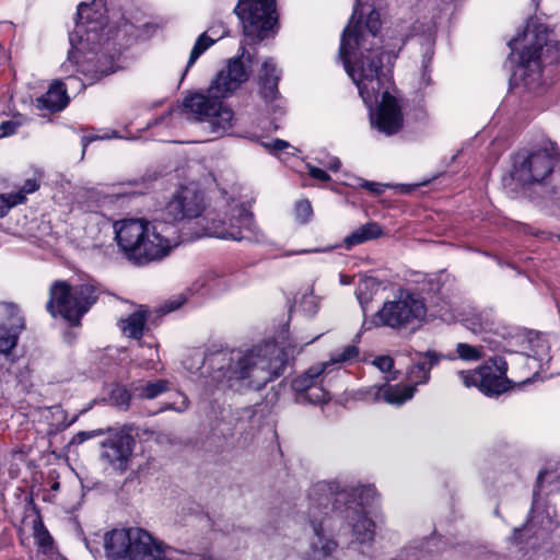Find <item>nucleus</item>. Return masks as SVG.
Returning a JSON list of instances; mask_svg holds the SVG:
<instances>
[{
  "label": "nucleus",
  "instance_id": "f257e3e1",
  "mask_svg": "<svg viewBox=\"0 0 560 560\" xmlns=\"http://www.w3.org/2000/svg\"><path fill=\"white\" fill-rule=\"evenodd\" d=\"M363 8L362 0H355L351 19L341 34L339 58L371 110L382 95L376 110L371 112V125L380 132L393 136L402 128L404 117L397 100L389 93L392 81L388 71L384 70L383 60H389L390 55L381 47L380 12L371 9L363 22Z\"/></svg>",
  "mask_w": 560,
  "mask_h": 560
},
{
  "label": "nucleus",
  "instance_id": "f03ea898",
  "mask_svg": "<svg viewBox=\"0 0 560 560\" xmlns=\"http://www.w3.org/2000/svg\"><path fill=\"white\" fill-rule=\"evenodd\" d=\"M205 210L203 195L195 186H180L152 221L124 219L114 223L115 240L136 266L160 261L183 241L179 224Z\"/></svg>",
  "mask_w": 560,
  "mask_h": 560
},
{
  "label": "nucleus",
  "instance_id": "7ed1b4c3",
  "mask_svg": "<svg viewBox=\"0 0 560 560\" xmlns=\"http://www.w3.org/2000/svg\"><path fill=\"white\" fill-rule=\"evenodd\" d=\"M288 358L283 349L273 342L252 349H215L195 352L186 368L203 378L205 387L260 390L269 382L281 376Z\"/></svg>",
  "mask_w": 560,
  "mask_h": 560
},
{
  "label": "nucleus",
  "instance_id": "20e7f679",
  "mask_svg": "<svg viewBox=\"0 0 560 560\" xmlns=\"http://www.w3.org/2000/svg\"><path fill=\"white\" fill-rule=\"evenodd\" d=\"M95 3H80L77 10L75 25L69 34L72 49L61 69L68 72L75 68L78 78L86 85L94 84L103 78L121 69L119 52L109 54V39H104L107 18L94 10Z\"/></svg>",
  "mask_w": 560,
  "mask_h": 560
},
{
  "label": "nucleus",
  "instance_id": "39448f33",
  "mask_svg": "<svg viewBox=\"0 0 560 560\" xmlns=\"http://www.w3.org/2000/svg\"><path fill=\"white\" fill-rule=\"evenodd\" d=\"M240 50L241 54L228 61L206 91L186 95L180 105L183 113L190 114L196 121L208 124L210 132L215 137L226 135L234 126V112L223 100L231 97L249 78L243 59L249 65L254 62L255 57L246 52L244 45Z\"/></svg>",
  "mask_w": 560,
  "mask_h": 560
},
{
  "label": "nucleus",
  "instance_id": "423d86ee",
  "mask_svg": "<svg viewBox=\"0 0 560 560\" xmlns=\"http://www.w3.org/2000/svg\"><path fill=\"white\" fill-rule=\"evenodd\" d=\"M335 487L326 481L314 483L307 492L304 512L313 536L310 540V560H337L338 541L329 534L332 529L330 501Z\"/></svg>",
  "mask_w": 560,
  "mask_h": 560
},
{
  "label": "nucleus",
  "instance_id": "0eeeda50",
  "mask_svg": "<svg viewBox=\"0 0 560 560\" xmlns=\"http://www.w3.org/2000/svg\"><path fill=\"white\" fill-rule=\"evenodd\" d=\"M104 550L107 560H173L171 548L142 528L105 533Z\"/></svg>",
  "mask_w": 560,
  "mask_h": 560
},
{
  "label": "nucleus",
  "instance_id": "6e6552de",
  "mask_svg": "<svg viewBox=\"0 0 560 560\" xmlns=\"http://www.w3.org/2000/svg\"><path fill=\"white\" fill-rule=\"evenodd\" d=\"M512 161L511 177L520 184L530 185L558 174L560 152L555 142L545 140L537 149L518 151ZM553 194H560V186L555 185Z\"/></svg>",
  "mask_w": 560,
  "mask_h": 560
},
{
  "label": "nucleus",
  "instance_id": "1a4fd4ad",
  "mask_svg": "<svg viewBox=\"0 0 560 560\" xmlns=\"http://www.w3.org/2000/svg\"><path fill=\"white\" fill-rule=\"evenodd\" d=\"M96 300L97 289L93 284L72 287L67 281L57 280L50 285L46 310L52 317L60 315L71 326H77Z\"/></svg>",
  "mask_w": 560,
  "mask_h": 560
},
{
  "label": "nucleus",
  "instance_id": "9d476101",
  "mask_svg": "<svg viewBox=\"0 0 560 560\" xmlns=\"http://www.w3.org/2000/svg\"><path fill=\"white\" fill-rule=\"evenodd\" d=\"M205 230L207 235L225 241L260 243L265 240L253 212L243 202L229 203L222 218L207 219Z\"/></svg>",
  "mask_w": 560,
  "mask_h": 560
},
{
  "label": "nucleus",
  "instance_id": "9b49d317",
  "mask_svg": "<svg viewBox=\"0 0 560 560\" xmlns=\"http://www.w3.org/2000/svg\"><path fill=\"white\" fill-rule=\"evenodd\" d=\"M456 357H447L438 353L434 350H428L424 353H417L413 364L409 368L407 378L410 384L382 385L377 387L375 399L384 400L390 405H402L415 395L416 387L429 382L431 370L436 366L442 359L454 360Z\"/></svg>",
  "mask_w": 560,
  "mask_h": 560
},
{
  "label": "nucleus",
  "instance_id": "f8f14e48",
  "mask_svg": "<svg viewBox=\"0 0 560 560\" xmlns=\"http://www.w3.org/2000/svg\"><path fill=\"white\" fill-rule=\"evenodd\" d=\"M234 12L242 23L247 44L257 45L276 33V0H238Z\"/></svg>",
  "mask_w": 560,
  "mask_h": 560
},
{
  "label": "nucleus",
  "instance_id": "ddd939ff",
  "mask_svg": "<svg viewBox=\"0 0 560 560\" xmlns=\"http://www.w3.org/2000/svg\"><path fill=\"white\" fill-rule=\"evenodd\" d=\"M424 299L408 289H399L393 301H386L375 314V323L393 329H406L420 323L427 315Z\"/></svg>",
  "mask_w": 560,
  "mask_h": 560
},
{
  "label": "nucleus",
  "instance_id": "4468645a",
  "mask_svg": "<svg viewBox=\"0 0 560 560\" xmlns=\"http://www.w3.org/2000/svg\"><path fill=\"white\" fill-rule=\"evenodd\" d=\"M135 424L126 423L102 442V458L120 472L129 467L135 447Z\"/></svg>",
  "mask_w": 560,
  "mask_h": 560
},
{
  "label": "nucleus",
  "instance_id": "2eb2a0df",
  "mask_svg": "<svg viewBox=\"0 0 560 560\" xmlns=\"http://www.w3.org/2000/svg\"><path fill=\"white\" fill-rule=\"evenodd\" d=\"M328 365L327 363L322 366H311L292 381L291 386L296 394L298 402L319 405L330 399L329 392L324 385Z\"/></svg>",
  "mask_w": 560,
  "mask_h": 560
},
{
  "label": "nucleus",
  "instance_id": "dca6fc26",
  "mask_svg": "<svg viewBox=\"0 0 560 560\" xmlns=\"http://www.w3.org/2000/svg\"><path fill=\"white\" fill-rule=\"evenodd\" d=\"M347 492L337 493L335 501L330 502L332 517H340L352 528V535L359 544H370L374 540L375 523L366 516L365 512L353 505L342 508L341 501H348Z\"/></svg>",
  "mask_w": 560,
  "mask_h": 560
},
{
  "label": "nucleus",
  "instance_id": "f3484780",
  "mask_svg": "<svg viewBox=\"0 0 560 560\" xmlns=\"http://www.w3.org/2000/svg\"><path fill=\"white\" fill-rule=\"evenodd\" d=\"M24 328L25 320L18 305L0 302V354H11Z\"/></svg>",
  "mask_w": 560,
  "mask_h": 560
},
{
  "label": "nucleus",
  "instance_id": "a211bd4d",
  "mask_svg": "<svg viewBox=\"0 0 560 560\" xmlns=\"http://www.w3.org/2000/svg\"><path fill=\"white\" fill-rule=\"evenodd\" d=\"M508 363L502 357H493L478 368L479 389L487 396L500 395L510 388L506 376Z\"/></svg>",
  "mask_w": 560,
  "mask_h": 560
},
{
  "label": "nucleus",
  "instance_id": "6ab92c4d",
  "mask_svg": "<svg viewBox=\"0 0 560 560\" xmlns=\"http://www.w3.org/2000/svg\"><path fill=\"white\" fill-rule=\"evenodd\" d=\"M78 89L79 91L85 89V83L78 79L75 75H68L66 82L55 80L42 96L37 97L36 103L39 109H46L49 113H58L62 110L69 103L67 90Z\"/></svg>",
  "mask_w": 560,
  "mask_h": 560
},
{
  "label": "nucleus",
  "instance_id": "aec40b11",
  "mask_svg": "<svg viewBox=\"0 0 560 560\" xmlns=\"http://www.w3.org/2000/svg\"><path fill=\"white\" fill-rule=\"evenodd\" d=\"M547 43V33L546 28L540 30L537 27L533 37V40L526 45L522 51L518 54V67L524 70L526 75L527 72H530L533 75L537 78L540 77L541 73V62L540 55L544 46Z\"/></svg>",
  "mask_w": 560,
  "mask_h": 560
},
{
  "label": "nucleus",
  "instance_id": "412c9836",
  "mask_svg": "<svg viewBox=\"0 0 560 560\" xmlns=\"http://www.w3.org/2000/svg\"><path fill=\"white\" fill-rule=\"evenodd\" d=\"M335 487L334 493L331 495V503L335 501L337 493L347 492L349 494L348 501H341L340 505L342 508L347 505L357 506V509L361 510V512H365L364 509L374 503L376 499V489L374 486H359L355 488H341L338 482L335 481H326Z\"/></svg>",
  "mask_w": 560,
  "mask_h": 560
},
{
  "label": "nucleus",
  "instance_id": "4be33fe9",
  "mask_svg": "<svg viewBox=\"0 0 560 560\" xmlns=\"http://www.w3.org/2000/svg\"><path fill=\"white\" fill-rule=\"evenodd\" d=\"M279 80L280 73L276 63L271 58L266 59L262 62L261 73L259 75V94L266 103H272L278 100Z\"/></svg>",
  "mask_w": 560,
  "mask_h": 560
},
{
  "label": "nucleus",
  "instance_id": "5701e85b",
  "mask_svg": "<svg viewBox=\"0 0 560 560\" xmlns=\"http://www.w3.org/2000/svg\"><path fill=\"white\" fill-rule=\"evenodd\" d=\"M148 317L149 311L143 306H140L138 311L128 315L126 318H121L118 323V326L126 337L140 340L144 334V330L148 329Z\"/></svg>",
  "mask_w": 560,
  "mask_h": 560
},
{
  "label": "nucleus",
  "instance_id": "b1692460",
  "mask_svg": "<svg viewBox=\"0 0 560 560\" xmlns=\"http://www.w3.org/2000/svg\"><path fill=\"white\" fill-rule=\"evenodd\" d=\"M229 288L228 280L214 271L208 272L196 280L190 291L201 295H215Z\"/></svg>",
  "mask_w": 560,
  "mask_h": 560
},
{
  "label": "nucleus",
  "instance_id": "393cba45",
  "mask_svg": "<svg viewBox=\"0 0 560 560\" xmlns=\"http://www.w3.org/2000/svg\"><path fill=\"white\" fill-rule=\"evenodd\" d=\"M383 233L382 226L376 222H368L355 229L343 240V247L351 249L352 247L363 244L368 241L378 238Z\"/></svg>",
  "mask_w": 560,
  "mask_h": 560
},
{
  "label": "nucleus",
  "instance_id": "a878e982",
  "mask_svg": "<svg viewBox=\"0 0 560 560\" xmlns=\"http://www.w3.org/2000/svg\"><path fill=\"white\" fill-rule=\"evenodd\" d=\"M168 389L170 383L166 380L138 383L132 387L133 395L141 399H154L166 393Z\"/></svg>",
  "mask_w": 560,
  "mask_h": 560
},
{
  "label": "nucleus",
  "instance_id": "bb28decb",
  "mask_svg": "<svg viewBox=\"0 0 560 560\" xmlns=\"http://www.w3.org/2000/svg\"><path fill=\"white\" fill-rule=\"evenodd\" d=\"M378 283L376 279L370 277L362 279L355 289V296L360 303L363 313L366 312L368 305L373 299L374 291L377 290Z\"/></svg>",
  "mask_w": 560,
  "mask_h": 560
},
{
  "label": "nucleus",
  "instance_id": "cd10ccee",
  "mask_svg": "<svg viewBox=\"0 0 560 560\" xmlns=\"http://www.w3.org/2000/svg\"><path fill=\"white\" fill-rule=\"evenodd\" d=\"M511 542L518 547L520 550L527 547H536L537 544L536 538L534 537L533 526L526 524L521 528H515L511 537Z\"/></svg>",
  "mask_w": 560,
  "mask_h": 560
},
{
  "label": "nucleus",
  "instance_id": "c85d7f7f",
  "mask_svg": "<svg viewBox=\"0 0 560 560\" xmlns=\"http://www.w3.org/2000/svg\"><path fill=\"white\" fill-rule=\"evenodd\" d=\"M217 39L211 38L207 32L200 34L192 46L190 51L185 73L188 71L190 67L195 65V62L199 59V57L207 51Z\"/></svg>",
  "mask_w": 560,
  "mask_h": 560
},
{
  "label": "nucleus",
  "instance_id": "c756f323",
  "mask_svg": "<svg viewBox=\"0 0 560 560\" xmlns=\"http://www.w3.org/2000/svg\"><path fill=\"white\" fill-rule=\"evenodd\" d=\"M236 424L241 429H254L259 425L260 419L257 418V411L254 407L248 406L235 412Z\"/></svg>",
  "mask_w": 560,
  "mask_h": 560
},
{
  "label": "nucleus",
  "instance_id": "7c9ffc66",
  "mask_svg": "<svg viewBox=\"0 0 560 560\" xmlns=\"http://www.w3.org/2000/svg\"><path fill=\"white\" fill-rule=\"evenodd\" d=\"M33 535L36 540V544L40 548H48L52 545V537L49 532L45 527L42 517L37 515V517L33 521Z\"/></svg>",
  "mask_w": 560,
  "mask_h": 560
},
{
  "label": "nucleus",
  "instance_id": "2f4dec72",
  "mask_svg": "<svg viewBox=\"0 0 560 560\" xmlns=\"http://www.w3.org/2000/svg\"><path fill=\"white\" fill-rule=\"evenodd\" d=\"M457 357L463 361L476 362L482 358V347L459 342L456 346Z\"/></svg>",
  "mask_w": 560,
  "mask_h": 560
},
{
  "label": "nucleus",
  "instance_id": "473e14b6",
  "mask_svg": "<svg viewBox=\"0 0 560 560\" xmlns=\"http://www.w3.org/2000/svg\"><path fill=\"white\" fill-rule=\"evenodd\" d=\"M26 200L23 194H0V218L8 214L10 209Z\"/></svg>",
  "mask_w": 560,
  "mask_h": 560
},
{
  "label": "nucleus",
  "instance_id": "72a5a7b5",
  "mask_svg": "<svg viewBox=\"0 0 560 560\" xmlns=\"http://www.w3.org/2000/svg\"><path fill=\"white\" fill-rule=\"evenodd\" d=\"M432 58H433V49H432L431 45H428V47L425 48V51L423 52V56H422L423 71H422V74L420 78V84L422 86H429L431 84L429 67L431 65Z\"/></svg>",
  "mask_w": 560,
  "mask_h": 560
},
{
  "label": "nucleus",
  "instance_id": "f704fd0d",
  "mask_svg": "<svg viewBox=\"0 0 560 560\" xmlns=\"http://www.w3.org/2000/svg\"><path fill=\"white\" fill-rule=\"evenodd\" d=\"M294 212H295V218L298 221H300L301 223L308 222L313 215V209H312L311 202L306 199L299 200L295 203Z\"/></svg>",
  "mask_w": 560,
  "mask_h": 560
},
{
  "label": "nucleus",
  "instance_id": "c9c22d12",
  "mask_svg": "<svg viewBox=\"0 0 560 560\" xmlns=\"http://www.w3.org/2000/svg\"><path fill=\"white\" fill-rule=\"evenodd\" d=\"M110 397L114 404L120 408L127 409L130 405L131 394L125 387H115Z\"/></svg>",
  "mask_w": 560,
  "mask_h": 560
},
{
  "label": "nucleus",
  "instance_id": "e433bc0d",
  "mask_svg": "<svg viewBox=\"0 0 560 560\" xmlns=\"http://www.w3.org/2000/svg\"><path fill=\"white\" fill-rule=\"evenodd\" d=\"M359 355V348L354 345L346 346L340 352L332 355L331 361L334 363H342L354 360Z\"/></svg>",
  "mask_w": 560,
  "mask_h": 560
},
{
  "label": "nucleus",
  "instance_id": "4c0bfd02",
  "mask_svg": "<svg viewBox=\"0 0 560 560\" xmlns=\"http://www.w3.org/2000/svg\"><path fill=\"white\" fill-rule=\"evenodd\" d=\"M14 31V25L11 22H1L0 23V65L8 60L7 51L3 47V42L5 40L4 35L11 34Z\"/></svg>",
  "mask_w": 560,
  "mask_h": 560
},
{
  "label": "nucleus",
  "instance_id": "58836bf2",
  "mask_svg": "<svg viewBox=\"0 0 560 560\" xmlns=\"http://www.w3.org/2000/svg\"><path fill=\"white\" fill-rule=\"evenodd\" d=\"M105 432L102 429L91 430V431H80L74 434L70 441V445H80L90 439H94L103 435Z\"/></svg>",
  "mask_w": 560,
  "mask_h": 560
},
{
  "label": "nucleus",
  "instance_id": "ea45409f",
  "mask_svg": "<svg viewBox=\"0 0 560 560\" xmlns=\"http://www.w3.org/2000/svg\"><path fill=\"white\" fill-rule=\"evenodd\" d=\"M132 31V35L136 37V38H142V39H145V38H149L151 37L158 30V24L155 23H144L142 24L141 26L139 27H133Z\"/></svg>",
  "mask_w": 560,
  "mask_h": 560
},
{
  "label": "nucleus",
  "instance_id": "a19ab883",
  "mask_svg": "<svg viewBox=\"0 0 560 560\" xmlns=\"http://www.w3.org/2000/svg\"><path fill=\"white\" fill-rule=\"evenodd\" d=\"M180 397H182V401H180L179 405H176L175 402H165L153 415L159 413V412H163V411H166V410H173V411H176L178 413L185 412L188 409V407H189V400H188V398L185 395L180 394Z\"/></svg>",
  "mask_w": 560,
  "mask_h": 560
},
{
  "label": "nucleus",
  "instance_id": "79ce46f5",
  "mask_svg": "<svg viewBox=\"0 0 560 560\" xmlns=\"http://www.w3.org/2000/svg\"><path fill=\"white\" fill-rule=\"evenodd\" d=\"M458 376L465 386H467V387L477 386L479 388L478 369L474 372L459 371Z\"/></svg>",
  "mask_w": 560,
  "mask_h": 560
},
{
  "label": "nucleus",
  "instance_id": "37998d69",
  "mask_svg": "<svg viewBox=\"0 0 560 560\" xmlns=\"http://www.w3.org/2000/svg\"><path fill=\"white\" fill-rule=\"evenodd\" d=\"M359 180H360V183H359L360 187H362L375 195L383 194L387 187V185L376 183V182H370V180H365V179H361V178Z\"/></svg>",
  "mask_w": 560,
  "mask_h": 560
},
{
  "label": "nucleus",
  "instance_id": "c03bdc74",
  "mask_svg": "<svg viewBox=\"0 0 560 560\" xmlns=\"http://www.w3.org/2000/svg\"><path fill=\"white\" fill-rule=\"evenodd\" d=\"M110 138H118L117 132H113L112 135L104 133V135H85L81 138V144L83 148V153L85 152L86 147L89 143L95 141V140H105Z\"/></svg>",
  "mask_w": 560,
  "mask_h": 560
},
{
  "label": "nucleus",
  "instance_id": "a18cd8bd",
  "mask_svg": "<svg viewBox=\"0 0 560 560\" xmlns=\"http://www.w3.org/2000/svg\"><path fill=\"white\" fill-rule=\"evenodd\" d=\"M373 364L382 372H389L394 366V360L388 355H381L374 359Z\"/></svg>",
  "mask_w": 560,
  "mask_h": 560
},
{
  "label": "nucleus",
  "instance_id": "49530a36",
  "mask_svg": "<svg viewBox=\"0 0 560 560\" xmlns=\"http://www.w3.org/2000/svg\"><path fill=\"white\" fill-rule=\"evenodd\" d=\"M20 124L14 120H7L0 124V137H8L15 133Z\"/></svg>",
  "mask_w": 560,
  "mask_h": 560
},
{
  "label": "nucleus",
  "instance_id": "de8ad7c7",
  "mask_svg": "<svg viewBox=\"0 0 560 560\" xmlns=\"http://www.w3.org/2000/svg\"><path fill=\"white\" fill-rule=\"evenodd\" d=\"M307 170H308L310 176L317 180H320V182L330 180L329 174L319 167L307 164Z\"/></svg>",
  "mask_w": 560,
  "mask_h": 560
},
{
  "label": "nucleus",
  "instance_id": "09e8293b",
  "mask_svg": "<svg viewBox=\"0 0 560 560\" xmlns=\"http://www.w3.org/2000/svg\"><path fill=\"white\" fill-rule=\"evenodd\" d=\"M186 302V299L183 295H179L173 300L167 301L164 304V311L166 313L173 312L178 310L184 303Z\"/></svg>",
  "mask_w": 560,
  "mask_h": 560
},
{
  "label": "nucleus",
  "instance_id": "8fccbe9b",
  "mask_svg": "<svg viewBox=\"0 0 560 560\" xmlns=\"http://www.w3.org/2000/svg\"><path fill=\"white\" fill-rule=\"evenodd\" d=\"M39 188V185L35 178H28L25 180L24 185L22 186L21 190L16 194H23L24 196L27 194H32L36 191Z\"/></svg>",
  "mask_w": 560,
  "mask_h": 560
},
{
  "label": "nucleus",
  "instance_id": "3c124183",
  "mask_svg": "<svg viewBox=\"0 0 560 560\" xmlns=\"http://www.w3.org/2000/svg\"><path fill=\"white\" fill-rule=\"evenodd\" d=\"M547 474H548V471L546 469H541L538 472V476H537V479H536V485H535V487L533 489V501H534V503L538 500L539 492H540V489H541V485H542V481L545 480V477H546Z\"/></svg>",
  "mask_w": 560,
  "mask_h": 560
},
{
  "label": "nucleus",
  "instance_id": "603ef678",
  "mask_svg": "<svg viewBox=\"0 0 560 560\" xmlns=\"http://www.w3.org/2000/svg\"><path fill=\"white\" fill-rule=\"evenodd\" d=\"M318 162L332 172H337L341 166L340 160L336 156H329L327 162L322 160Z\"/></svg>",
  "mask_w": 560,
  "mask_h": 560
},
{
  "label": "nucleus",
  "instance_id": "864d4df0",
  "mask_svg": "<svg viewBox=\"0 0 560 560\" xmlns=\"http://www.w3.org/2000/svg\"><path fill=\"white\" fill-rule=\"evenodd\" d=\"M271 151L279 152L290 147V143L282 139H276L272 142L266 144Z\"/></svg>",
  "mask_w": 560,
  "mask_h": 560
},
{
  "label": "nucleus",
  "instance_id": "5fc2aeb1",
  "mask_svg": "<svg viewBox=\"0 0 560 560\" xmlns=\"http://www.w3.org/2000/svg\"><path fill=\"white\" fill-rule=\"evenodd\" d=\"M525 36H526V34H525V32H523V33L517 34L515 37H513L512 39L509 40L508 45L511 48L510 57L514 56L515 50L517 49L516 46H517L518 42L521 40L522 37H525Z\"/></svg>",
  "mask_w": 560,
  "mask_h": 560
},
{
  "label": "nucleus",
  "instance_id": "6e6d98bb",
  "mask_svg": "<svg viewBox=\"0 0 560 560\" xmlns=\"http://www.w3.org/2000/svg\"><path fill=\"white\" fill-rule=\"evenodd\" d=\"M170 115H172V110H170L165 115L161 116L160 118H156L153 121L149 122L148 127H153V126L160 125L165 119V117H167Z\"/></svg>",
  "mask_w": 560,
  "mask_h": 560
},
{
  "label": "nucleus",
  "instance_id": "4d7b16f0",
  "mask_svg": "<svg viewBox=\"0 0 560 560\" xmlns=\"http://www.w3.org/2000/svg\"><path fill=\"white\" fill-rule=\"evenodd\" d=\"M304 304H312V308H307V311L312 314H315L317 312L316 305L313 303L312 298L310 300L305 299Z\"/></svg>",
  "mask_w": 560,
  "mask_h": 560
},
{
  "label": "nucleus",
  "instance_id": "13d9d810",
  "mask_svg": "<svg viewBox=\"0 0 560 560\" xmlns=\"http://www.w3.org/2000/svg\"><path fill=\"white\" fill-rule=\"evenodd\" d=\"M78 415H75L74 417H72L69 421H65L63 424H62V429H67L68 427H70L71 424H73L77 420H78Z\"/></svg>",
  "mask_w": 560,
  "mask_h": 560
},
{
  "label": "nucleus",
  "instance_id": "bf43d9fd",
  "mask_svg": "<svg viewBox=\"0 0 560 560\" xmlns=\"http://www.w3.org/2000/svg\"><path fill=\"white\" fill-rule=\"evenodd\" d=\"M272 110L275 113L279 112L280 114H283L282 106H280L279 104L273 105Z\"/></svg>",
  "mask_w": 560,
  "mask_h": 560
},
{
  "label": "nucleus",
  "instance_id": "052dcab7",
  "mask_svg": "<svg viewBox=\"0 0 560 560\" xmlns=\"http://www.w3.org/2000/svg\"><path fill=\"white\" fill-rule=\"evenodd\" d=\"M341 283L342 284H349V280L345 279V277H341Z\"/></svg>",
  "mask_w": 560,
  "mask_h": 560
},
{
  "label": "nucleus",
  "instance_id": "680f3d73",
  "mask_svg": "<svg viewBox=\"0 0 560 560\" xmlns=\"http://www.w3.org/2000/svg\"><path fill=\"white\" fill-rule=\"evenodd\" d=\"M319 336L314 337L312 340L307 341L306 343L313 342L314 340H317Z\"/></svg>",
  "mask_w": 560,
  "mask_h": 560
},
{
  "label": "nucleus",
  "instance_id": "e2e57ef3",
  "mask_svg": "<svg viewBox=\"0 0 560 560\" xmlns=\"http://www.w3.org/2000/svg\"><path fill=\"white\" fill-rule=\"evenodd\" d=\"M557 241L560 243V234L556 235Z\"/></svg>",
  "mask_w": 560,
  "mask_h": 560
}]
</instances>
